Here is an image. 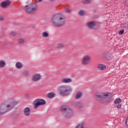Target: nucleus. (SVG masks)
I'll use <instances>...</instances> for the list:
<instances>
[{"instance_id": "nucleus-33", "label": "nucleus", "mask_w": 128, "mask_h": 128, "mask_svg": "<svg viewBox=\"0 0 128 128\" xmlns=\"http://www.w3.org/2000/svg\"><path fill=\"white\" fill-rule=\"evenodd\" d=\"M38 2H42V0H37Z\"/></svg>"}, {"instance_id": "nucleus-7", "label": "nucleus", "mask_w": 128, "mask_h": 128, "mask_svg": "<svg viewBox=\"0 0 128 128\" xmlns=\"http://www.w3.org/2000/svg\"><path fill=\"white\" fill-rule=\"evenodd\" d=\"M110 50H108L105 54V56L102 57L103 60H108V62L110 60H112V45L110 44Z\"/></svg>"}, {"instance_id": "nucleus-29", "label": "nucleus", "mask_w": 128, "mask_h": 128, "mask_svg": "<svg viewBox=\"0 0 128 128\" xmlns=\"http://www.w3.org/2000/svg\"><path fill=\"white\" fill-rule=\"evenodd\" d=\"M124 32V30L122 29L119 31L118 34H123Z\"/></svg>"}, {"instance_id": "nucleus-35", "label": "nucleus", "mask_w": 128, "mask_h": 128, "mask_svg": "<svg viewBox=\"0 0 128 128\" xmlns=\"http://www.w3.org/2000/svg\"><path fill=\"white\" fill-rule=\"evenodd\" d=\"M25 76H28V75H24Z\"/></svg>"}, {"instance_id": "nucleus-11", "label": "nucleus", "mask_w": 128, "mask_h": 128, "mask_svg": "<svg viewBox=\"0 0 128 128\" xmlns=\"http://www.w3.org/2000/svg\"><path fill=\"white\" fill-rule=\"evenodd\" d=\"M10 5V0H6L5 2H1L0 6L4 8H6V6H8Z\"/></svg>"}, {"instance_id": "nucleus-3", "label": "nucleus", "mask_w": 128, "mask_h": 128, "mask_svg": "<svg viewBox=\"0 0 128 128\" xmlns=\"http://www.w3.org/2000/svg\"><path fill=\"white\" fill-rule=\"evenodd\" d=\"M96 96L101 104L104 102H110V98H112V94L109 92L99 93L96 94Z\"/></svg>"}, {"instance_id": "nucleus-27", "label": "nucleus", "mask_w": 128, "mask_h": 128, "mask_svg": "<svg viewBox=\"0 0 128 128\" xmlns=\"http://www.w3.org/2000/svg\"><path fill=\"white\" fill-rule=\"evenodd\" d=\"M92 2V0H83V4H90Z\"/></svg>"}, {"instance_id": "nucleus-9", "label": "nucleus", "mask_w": 128, "mask_h": 128, "mask_svg": "<svg viewBox=\"0 0 128 128\" xmlns=\"http://www.w3.org/2000/svg\"><path fill=\"white\" fill-rule=\"evenodd\" d=\"M33 104L34 110H36L40 106L46 104V101L42 99H37L34 101Z\"/></svg>"}, {"instance_id": "nucleus-34", "label": "nucleus", "mask_w": 128, "mask_h": 128, "mask_svg": "<svg viewBox=\"0 0 128 128\" xmlns=\"http://www.w3.org/2000/svg\"><path fill=\"white\" fill-rule=\"evenodd\" d=\"M50 0V2H54V0Z\"/></svg>"}, {"instance_id": "nucleus-19", "label": "nucleus", "mask_w": 128, "mask_h": 128, "mask_svg": "<svg viewBox=\"0 0 128 128\" xmlns=\"http://www.w3.org/2000/svg\"><path fill=\"white\" fill-rule=\"evenodd\" d=\"M120 102H122V100H120V98H116L114 102V104H120Z\"/></svg>"}, {"instance_id": "nucleus-6", "label": "nucleus", "mask_w": 128, "mask_h": 128, "mask_svg": "<svg viewBox=\"0 0 128 128\" xmlns=\"http://www.w3.org/2000/svg\"><path fill=\"white\" fill-rule=\"evenodd\" d=\"M60 110L62 112H65V118H72L74 115V112H72V109L68 108L66 106H63L60 107Z\"/></svg>"}, {"instance_id": "nucleus-15", "label": "nucleus", "mask_w": 128, "mask_h": 128, "mask_svg": "<svg viewBox=\"0 0 128 128\" xmlns=\"http://www.w3.org/2000/svg\"><path fill=\"white\" fill-rule=\"evenodd\" d=\"M30 109L28 108V107L26 108L24 110V112L26 116H30Z\"/></svg>"}, {"instance_id": "nucleus-21", "label": "nucleus", "mask_w": 128, "mask_h": 128, "mask_svg": "<svg viewBox=\"0 0 128 128\" xmlns=\"http://www.w3.org/2000/svg\"><path fill=\"white\" fill-rule=\"evenodd\" d=\"M78 14L79 16H84V14H86V12L84 10H80L78 12Z\"/></svg>"}, {"instance_id": "nucleus-8", "label": "nucleus", "mask_w": 128, "mask_h": 128, "mask_svg": "<svg viewBox=\"0 0 128 128\" xmlns=\"http://www.w3.org/2000/svg\"><path fill=\"white\" fill-rule=\"evenodd\" d=\"M92 57L89 55H85L82 56L81 64L82 66H88L90 64Z\"/></svg>"}, {"instance_id": "nucleus-14", "label": "nucleus", "mask_w": 128, "mask_h": 128, "mask_svg": "<svg viewBox=\"0 0 128 128\" xmlns=\"http://www.w3.org/2000/svg\"><path fill=\"white\" fill-rule=\"evenodd\" d=\"M62 82L63 84H70V82H72V80L70 78H64L62 79Z\"/></svg>"}, {"instance_id": "nucleus-4", "label": "nucleus", "mask_w": 128, "mask_h": 128, "mask_svg": "<svg viewBox=\"0 0 128 128\" xmlns=\"http://www.w3.org/2000/svg\"><path fill=\"white\" fill-rule=\"evenodd\" d=\"M58 90L60 96H68V94H70V92H72V87L66 85L59 86L58 88Z\"/></svg>"}, {"instance_id": "nucleus-10", "label": "nucleus", "mask_w": 128, "mask_h": 128, "mask_svg": "<svg viewBox=\"0 0 128 128\" xmlns=\"http://www.w3.org/2000/svg\"><path fill=\"white\" fill-rule=\"evenodd\" d=\"M96 26V23L94 22H90L86 24V26H88V28H92L93 30H96L98 28H94Z\"/></svg>"}, {"instance_id": "nucleus-28", "label": "nucleus", "mask_w": 128, "mask_h": 128, "mask_svg": "<svg viewBox=\"0 0 128 128\" xmlns=\"http://www.w3.org/2000/svg\"><path fill=\"white\" fill-rule=\"evenodd\" d=\"M64 48V45L63 44H60L58 46V48Z\"/></svg>"}, {"instance_id": "nucleus-23", "label": "nucleus", "mask_w": 128, "mask_h": 128, "mask_svg": "<svg viewBox=\"0 0 128 128\" xmlns=\"http://www.w3.org/2000/svg\"><path fill=\"white\" fill-rule=\"evenodd\" d=\"M18 42L19 44H24V39L20 38L18 40Z\"/></svg>"}, {"instance_id": "nucleus-1", "label": "nucleus", "mask_w": 128, "mask_h": 128, "mask_svg": "<svg viewBox=\"0 0 128 128\" xmlns=\"http://www.w3.org/2000/svg\"><path fill=\"white\" fill-rule=\"evenodd\" d=\"M16 104L14 100L8 99L5 102H2L0 105V114H4L9 110H12Z\"/></svg>"}, {"instance_id": "nucleus-25", "label": "nucleus", "mask_w": 128, "mask_h": 128, "mask_svg": "<svg viewBox=\"0 0 128 128\" xmlns=\"http://www.w3.org/2000/svg\"><path fill=\"white\" fill-rule=\"evenodd\" d=\"M123 4L124 6L128 8V0H124V2H123Z\"/></svg>"}, {"instance_id": "nucleus-5", "label": "nucleus", "mask_w": 128, "mask_h": 128, "mask_svg": "<svg viewBox=\"0 0 128 128\" xmlns=\"http://www.w3.org/2000/svg\"><path fill=\"white\" fill-rule=\"evenodd\" d=\"M24 10L28 14H34L36 12V10H38V6L34 3L29 6L26 5Z\"/></svg>"}, {"instance_id": "nucleus-30", "label": "nucleus", "mask_w": 128, "mask_h": 128, "mask_svg": "<svg viewBox=\"0 0 128 128\" xmlns=\"http://www.w3.org/2000/svg\"><path fill=\"white\" fill-rule=\"evenodd\" d=\"M10 36H14L16 34V32H12L10 34Z\"/></svg>"}, {"instance_id": "nucleus-32", "label": "nucleus", "mask_w": 128, "mask_h": 128, "mask_svg": "<svg viewBox=\"0 0 128 128\" xmlns=\"http://www.w3.org/2000/svg\"><path fill=\"white\" fill-rule=\"evenodd\" d=\"M66 11L67 12H70V9H66Z\"/></svg>"}, {"instance_id": "nucleus-12", "label": "nucleus", "mask_w": 128, "mask_h": 128, "mask_svg": "<svg viewBox=\"0 0 128 128\" xmlns=\"http://www.w3.org/2000/svg\"><path fill=\"white\" fill-rule=\"evenodd\" d=\"M40 74H33L32 80L33 82H38V80H40Z\"/></svg>"}, {"instance_id": "nucleus-17", "label": "nucleus", "mask_w": 128, "mask_h": 128, "mask_svg": "<svg viewBox=\"0 0 128 128\" xmlns=\"http://www.w3.org/2000/svg\"><path fill=\"white\" fill-rule=\"evenodd\" d=\"M82 92H78L75 96V98L76 100L80 98V96H82Z\"/></svg>"}, {"instance_id": "nucleus-2", "label": "nucleus", "mask_w": 128, "mask_h": 128, "mask_svg": "<svg viewBox=\"0 0 128 128\" xmlns=\"http://www.w3.org/2000/svg\"><path fill=\"white\" fill-rule=\"evenodd\" d=\"M51 22L54 28H60L64 24V16L60 14H54L52 17Z\"/></svg>"}, {"instance_id": "nucleus-26", "label": "nucleus", "mask_w": 128, "mask_h": 128, "mask_svg": "<svg viewBox=\"0 0 128 128\" xmlns=\"http://www.w3.org/2000/svg\"><path fill=\"white\" fill-rule=\"evenodd\" d=\"M114 108H122V104H117L114 106Z\"/></svg>"}, {"instance_id": "nucleus-16", "label": "nucleus", "mask_w": 128, "mask_h": 128, "mask_svg": "<svg viewBox=\"0 0 128 128\" xmlns=\"http://www.w3.org/2000/svg\"><path fill=\"white\" fill-rule=\"evenodd\" d=\"M16 68H18V70H20L22 68V64L20 62H17L16 64Z\"/></svg>"}, {"instance_id": "nucleus-13", "label": "nucleus", "mask_w": 128, "mask_h": 128, "mask_svg": "<svg viewBox=\"0 0 128 128\" xmlns=\"http://www.w3.org/2000/svg\"><path fill=\"white\" fill-rule=\"evenodd\" d=\"M97 68L98 70H104L106 68V66L104 64H98Z\"/></svg>"}, {"instance_id": "nucleus-24", "label": "nucleus", "mask_w": 128, "mask_h": 128, "mask_svg": "<svg viewBox=\"0 0 128 128\" xmlns=\"http://www.w3.org/2000/svg\"><path fill=\"white\" fill-rule=\"evenodd\" d=\"M75 128H87L84 126L82 124H80L76 126Z\"/></svg>"}, {"instance_id": "nucleus-20", "label": "nucleus", "mask_w": 128, "mask_h": 128, "mask_svg": "<svg viewBox=\"0 0 128 128\" xmlns=\"http://www.w3.org/2000/svg\"><path fill=\"white\" fill-rule=\"evenodd\" d=\"M48 98H54V94L53 92L49 93L48 95Z\"/></svg>"}, {"instance_id": "nucleus-22", "label": "nucleus", "mask_w": 128, "mask_h": 128, "mask_svg": "<svg viewBox=\"0 0 128 128\" xmlns=\"http://www.w3.org/2000/svg\"><path fill=\"white\" fill-rule=\"evenodd\" d=\"M42 36L43 38H48V34L46 32H44L42 33Z\"/></svg>"}, {"instance_id": "nucleus-18", "label": "nucleus", "mask_w": 128, "mask_h": 128, "mask_svg": "<svg viewBox=\"0 0 128 128\" xmlns=\"http://www.w3.org/2000/svg\"><path fill=\"white\" fill-rule=\"evenodd\" d=\"M6 66V62L4 60H0V68H4Z\"/></svg>"}, {"instance_id": "nucleus-31", "label": "nucleus", "mask_w": 128, "mask_h": 128, "mask_svg": "<svg viewBox=\"0 0 128 128\" xmlns=\"http://www.w3.org/2000/svg\"><path fill=\"white\" fill-rule=\"evenodd\" d=\"M4 20V16H0V22H2Z\"/></svg>"}]
</instances>
